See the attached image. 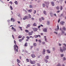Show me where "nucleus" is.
<instances>
[{"label":"nucleus","mask_w":66,"mask_h":66,"mask_svg":"<svg viewBox=\"0 0 66 66\" xmlns=\"http://www.w3.org/2000/svg\"><path fill=\"white\" fill-rule=\"evenodd\" d=\"M16 47L17 48L16 50ZM14 50L15 51V52H18V46L16 44H15L14 46Z\"/></svg>","instance_id":"1"},{"label":"nucleus","mask_w":66,"mask_h":66,"mask_svg":"<svg viewBox=\"0 0 66 66\" xmlns=\"http://www.w3.org/2000/svg\"><path fill=\"white\" fill-rule=\"evenodd\" d=\"M29 16L26 15L25 16H24V18H23V19L24 20H26V19H29Z\"/></svg>","instance_id":"2"},{"label":"nucleus","mask_w":66,"mask_h":66,"mask_svg":"<svg viewBox=\"0 0 66 66\" xmlns=\"http://www.w3.org/2000/svg\"><path fill=\"white\" fill-rule=\"evenodd\" d=\"M30 62L32 64H34L35 63V61H32L31 60H30Z\"/></svg>","instance_id":"3"},{"label":"nucleus","mask_w":66,"mask_h":66,"mask_svg":"<svg viewBox=\"0 0 66 66\" xmlns=\"http://www.w3.org/2000/svg\"><path fill=\"white\" fill-rule=\"evenodd\" d=\"M33 33V31H32L31 32H28V35L29 36H30V35H32V33Z\"/></svg>","instance_id":"4"},{"label":"nucleus","mask_w":66,"mask_h":66,"mask_svg":"<svg viewBox=\"0 0 66 66\" xmlns=\"http://www.w3.org/2000/svg\"><path fill=\"white\" fill-rule=\"evenodd\" d=\"M61 25H64V23H65V22L64 21H62L60 22Z\"/></svg>","instance_id":"5"},{"label":"nucleus","mask_w":66,"mask_h":66,"mask_svg":"<svg viewBox=\"0 0 66 66\" xmlns=\"http://www.w3.org/2000/svg\"><path fill=\"white\" fill-rule=\"evenodd\" d=\"M34 31L35 32H36L37 31V28H34L33 29Z\"/></svg>","instance_id":"6"},{"label":"nucleus","mask_w":66,"mask_h":66,"mask_svg":"<svg viewBox=\"0 0 66 66\" xmlns=\"http://www.w3.org/2000/svg\"><path fill=\"white\" fill-rule=\"evenodd\" d=\"M46 52V50L45 49H43V54H45V52Z\"/></svg>","instance_id":"7"},{"label":"nucleus","mask_w":66,"mask_h":66,"mask_svg":"<svg viewBox=\"0 0 66 66\" xmlns=\"http://www.w3.org/2000/svg\"><path fill=\"white\" fill-rule=\"evenodd\" d=\"M45 4H46V5H49V3L48 2H45Z\"/></svg>","instance_id":"8"},{"label":"nucleus","mask_w":66,"mask_h":66,"mask_svg":"<svg viewBox=\"0 0 66 66\" xmlns=\"http://www.w3.org/2000/svg\"><path fill=\"white\" fill-rule=\"evenodd\" d=\"M31 56L33 58H34L35 57V55L34 54H32L31 55Z\"/></svg>","instance_id":"9"},{"label":"nucleus","mask_w":66,"mask_h":66,"mask_svg":"<svg viewBox=\"0 0 66 66\" xmlns=\"http://www.w3.org/2000/svg\"><path fill=\"white\" fill-rule=\"evenodd\" d=\"M43 31L45 32H47V29H46V28H44L43 29Z\"/></svg>","instance_id":"10"},{"label":"nucleus","mask_w":66,"mask_h":66,"mask_svg":"<svg viewBox=\"0 0 66 66\" xmlns=\"http://www.w3.org/2000/svg\"><path fill=\"white\" fill-rule=\"evenodd\" d=\"M17 15L19 17H21V15H20V14L19 13H18L17 14Z\"/></svg>","instance_id":"11"},{"label":"nucleus","mask_w":66,"mask_h":66,"mask_svg":"<svg viewBox=\"0 0 66 66\" xmlns=\"http://www.w3.org/2000/svg\"><path fill=\"white\" fill-rule=\"evenodd\" d=\"M24 47H27L28 46V43H26L24 45Z\"/></svg>","instance_id":"12"},{"label":"nucleus","mask_w":66,"mask_h":66,"mask_svg":"<svg viewBox=\"0 0 66 66\" xmlns=\"http://www.w3.org/2000/svg\"><path fill=\"white\" fill-rule=\"evenodd\" d=\"M29 27H30V24H29L27 25V26L26 27V29H28V28H29Z\"/></svg>","instance_id":"13"},{"label":"nucleus","mask_w":66,"mask_h":66,"mask_svg":"<svg viewBox=\"0 0 66 66\" xmlns=\"http://www.w3.org/2000/svg\"><path fill=\"white\" fill-rule=\"evenodd\" d=\"M46 59H47V60H48V59H49V56H46L45 57Z\"/></svg>","instance_id":"14"},{"label":"nucleus","mask_w":66,"mask_h":66,"mask_svg":"<svg viewBox=\"0 0 66 66\" xmlns=\"http://www.w3.org/2000/svg\"><path fill=\"white\" fill-rule=\"evenodd\" d=\"M57 29H55V31H57L59 29V26H57Z\"/></svg>","instance_id":"15"},{"label":"nucleus","mask_w":66,"mask_h":66,"mask_svg":"<svg viewBox=\"0 0 66 66\" xmlns=\"http://www.w3.org/2000/svg\"><path fill=\"white\" fill-rule=\"evenodd\" d=\"M51 4L52 5V6H54V3H53V2H51Z\"/></svg>","instance_id":"16"},{"label":"nucleus","mask_w":66,"mask_h":66,"mask_svg":"<svg viewBox=\"0 0 66 66\" xmlns=\"http://www.w3.org/2000/svg\"><path fill=\"white\" fill-rule=\"evenodd\" d=\"M16 61H17V62L18 63H20V61L18 59H17Z\"/></svg>","instance_id":"17"},{"label":"nucleus","mask_w":66,"mask_h":66,"mask_svg":"<svg viewBox=\"0 0 66 66\" xmlns=\"http://www.w3.org/2000/svg\"><path fill=\"white\" fill-rule=\"evenodd\" d=\"M60 51L61 52H63V50L62 49V48L61 47H60Z\"/></svg>","instance_id":"18"},{"label":"nucleus","mask_w":66,"mask_h":66,"mask_svg":"<svg viewBox=\"0 0 66 66\" xmlns=\"http://www.w3.org/2000/svg\"><path fill=\"white\" fill-rule=\"evenodd\" d=\"M62 30L64 31H66V28L65 27H63L62 28Z\"/></svg>","instance_id":"19"},{"label":"nucleus","mask_w":66,"mask_h":66,"mask_svg":"<svg viewBox=\"0 0 66 66\" xmlns=\"http://www.w3.org/2000/svg\"><path fill=\"white\" fill-rule=\"evenodd\" d=\"M32 9L30 10H28V11L30 13H31V12H32Z\"/></svg>","instance_id":"20"},{"label":"nucleus","mask_w":66,"mask_h":66,"mask_svg":"<svg viewBox=\"0 0 66 66\" xmlns=\"http://www.w3.org/2000/svg\"><path fill=\"white\" fill-rule=\"evenodd\" d=\"M47 25H49L50 24V22L49 21H48L47 22Z\"/></svg>","instance_id":"21"},{"label":"nucleus","mask_w":66,"mask_h":66,"mask_svg":"<svg viewBox=\"0 0 66 66\" xmlns=\"http://www.w3.org/2000/svg\"><path fill=\"white\" fill-rule=\"evenodd\" d=\"M37 45V44H36V43H34L33 44V45H34V47H36V46Z\"/></svg>","instance_id":"22"},{"label":"nucleus","mask_w":66,"mask_h":66,"mask_svg":"<svg viewBox=\"0 0 66 66\" xmlns=\"http://www.w3.org/2000/svg\"><path fill=\"white\" fill-rule=\"evenodd\" d=\"M66 48H65V47H63V50H64V51H65V50H66Z\"/></svg>","instance_id":"23"},{"label":"nucleus","mask_w":66,"mask_h":66,"mask_svg":"<svg viewBox=\"0 0 66 66\" xmlns=\"http://www.w3.org/2000/svg\"><path fill=\"white\" fill-rule=\"evenodd\" d=\"M33 26H37V24L36 23H34L33 24Z\"/></svg>","instance_id":"24"},{"label":"nucleus","mask_w":66,"mask_h":66,"mask_svg":"<svg viewBox=\"0 0 66 66\" xmlns=\"http://www.w3.org/2000/svg\"><path fill=\"white\" fill-rule=\"evenodd\" d=\"M43 12L44 13V14H45V15H46L47 13H46V12H45V11H43Z\"/></svg>","instance_id":"25"},{"label":"nucleus","mask_w":66,"mask_h":66,"mask_svg":"<svg viewBox=\"0 0 66 66\" xmlns=\"http://www.w3.org/2000/svg\"><path fill=\"white\" fill-rule=\"evenodd\" d=\"M46 51L48 53H50V51H49V50H47Z\"/></svg>","instance_id":"26"},{"label":"nucleus","mask_w":66,"mask_h":66,"mask_svg":"<svg viewBox=\"0 0 66 66\" xmlns=\"http://www.w3.org/2000/svg\"><path fill=\"white\" fill-rule=\"evenodd\" d=\"M25 31L26 33H29V30H28L26 29L25 30Z\"/></svg>","instance_id":"27"},{"label":"nucleus","mask_w":66,"mask_h":66,"mask_svg":"<svg viewBox=\"0 0 66 66\" xmlns=\"http://www.w3.org/2000/svg\"><path fill=\"white\" fill-rule=\"evenodd\" d=\"M10 9L11 10H13V7H12V6H11V5H10Z\"/></svg>","instance_id":"28"},{"label":"nucleus","mask_w":66,"mask_h":66,"mask_svg":"<svg viewBox=\"0 0 66 66\" xmlns=\"http://www.w3.org/2000/svg\"><path fill=\"white\" fill-rule=\"evenodd\" d=\"M36 38L37 37H38V36H39V37H40V35H36Z\"/></svg>","instance_id":"29"},{"label":"nucleus","mask_w":66,"mask_h":66,"mask_svg":"<svg viewBox=\"0 0 66 66\" xmlns=\"http://www.w3.org/2000/svg\"><path fill=\"white\" fill-rule=\"evenodd\" d=\"M60 10L61 11H62V10H63V7H62V6H60Z\"/></svg>","instance_id":"30"},{"label":"nucleus","mask_w":66,"mask_h":66,"mask_svg":"<svg viewBox=\"0 0 66 66\" xmlns=\"http://www.w3.org/2000/svg\"><path fill=\"white\" fill-rule=\"evenodd\" d=\"M21 37H22V36L21 35H20L18 37V38H21Z\"/></svg>","instance_id":"31"},{"label":"nucleus","mask_w":66,"mask_h":66,"mask_svg":"<svg viewBox=\"0 0 66 66\" xmlns=\"http://www.w3.org/2000/svg\"><path fill=\"white\" fill-rule=\"evenodd\" d=\"M26 61L27 62H29V59H26Z\"/></svg>","instance_id":"32"},{"label":"nucleus","mask_w":66,"mask_h":66,"mask_svg":"<svg viewBox=\"0 0 66 66\" xmlns=\"http://www.w3.org/2000/svg\"><path fill=\"white\" fill-rule=\"evenodd\" d=\"M14 3H15V4H16V5H17V4H18V2H17V1H15L14 2Z\"/></svg>","instance_id":"33"},{"label":"nucleus","mask_w":66,"mask_h":66,"mask_svg":"<svg viewBox=\"0 0 66 66\" xmlns=\"http://www.w3.org/2000/svg\"><path fill=\"white\" fill-rule=\"evenodd\" d=\"M63 61H65L66 60V58L65 57H64L63 59Z\"/></svg>","instance_id":"34"},{"label":"nucleus","mask_w":66,"mask_h":66,"mask_svg":"<svg viewBox=\"0 0 66 66\" xmlns=\"http://www.w3.org/2000/svg\"><path fill=\"white\" fill-rule=\"evenodd\" d=\"M19 42H21L22 41V39H19Z\"/></svg>","instance_id":"35"},{"label":"nucleus","mask_w":66,"mask_h":66,"mask_svg":"<svg viewBox=\"0 0 66 66\" xmlns=\"http://www.w3.org/2000/svg\"><path fill=\"white\" fill-rule=\"evenodd\" d=\"M56 8L57 9V10H59V6H57L56 7Z\"/></svg>","instance_id":"36"},{"label":"nucleus","mask_w":66,"mask_h":66,"mask_svg":"<svg viewBox=\"0 0 66 66\" xmlns=\"http://www.w3.org/2000/svg\"><path fill=\"white\" fill-rule=\"evenodd\" d=\"M56 66H61V65L60 64L58 63Z\"/></svg>","instance_id":"37"},{"label":"nucleus","mask_w":66,"mask_h":66,"mask_svg":"<svg viewBox=\"0 0 66 66\" xmlns=\"http://www.w3.org/2000/svg\"><path fill=\"white\" fill-rule=\"evenodd\" d=\"M26 38L28 39H30V37L29 36H27L26 37Z\"/></svg>","instance_id":"38"},{"label":"nucleus","mask_w":66,"mask_h":66,"mask_svg":"<svg viewBox=\"0 0 66 66\" xmlns=\"http://www.w3.org/2000/svg\"><path fill=\"white\" fill-rule=\"evenodd\" d=\"M38 41L40 43H42V41H41L40 40V39L38 40Z\"/></svg>","instance_id":"39"},{"label":"nucleus","mask_w":66,"mask_h":66,"mask_svg":"<svg viewBox=\"0 0 66 66\" xmlns=\"http://www.w3.org/2000/svg\"><path fill=\"white\" fill-rule=\"evenodd\" d=\"M24 36H23V37H22L21 39L22 40H23V39H24Z\"/></svg>","instance_id":"40"},{"label":"nucleus","mask_w":66,"mask_h":66,"mask_svg":"<svg viewBox=\"0 0 66 66\" xmlns=\"http://www.w3.org/2000/svg\"><path fill=\"white\" fill-rule=\"evenodd\" d=\"M43 7H45V4H44V3L43 4Z\"/></svg>","instance_id":"41"},{"label":"nucleus","mask_w":66,"mask_h":66,"mask_svg":"<svg viewBox=\"0 0 66 66\" xmlns=\"http://www.w3.org/2000/svg\"><path fill=\"white\" fill-rule=\"evenodd\" d=\"M32 5H30L29 6V7L30 8H32Z\"/></svg>","instance_id":"42"},{"label":"nucleus","mask_w":66,"mask_h":66,"mask_svg":"<svg viewBox=\"0 0 66 66\" xmlns=\"http://www.w3.org/2000/svg\"><path fill=\"white\" fill-rule=\"evenodd\" d=\"M50 15L51 16H52L53 15V14L52 13H50Z\"/></svg>","instance_id":"43"},{"label":"nucleus","mask_w":66,"mask_h":66,"mask_svg":"<svg viewBox=\"0 0 66 66\" xmlns=\"http://www.w3.org/2000/svg\"><path fill=\"white\" fill-rule=\"evenodd\" d=\"M45 61L46 62V63H47L48 62V60H47L45 59Z\"/></svg>","instance_id":"44"},{"label":"nucleus","mask_w":66,"mask_h":66,"mask_svg":"<svg viewBox=\"0 0 66 66\" xmlns=\"http://www.w3.org/2000/svg\"><path fill=\"white\" fill-rule=\"evenodd\" d=\"M13 31L14 32H16V29L15 28L13 30Z\"/></svg>","instance_id":"45"},{"label":"nucleus","mask_w":66,"mask_h":66,"mask_svg":"<svg viewBox=\"0 0 66 66\" xmlns=\"http://www.w3.org/2000/svg\"><path fill=\"white\" fill-rule=\"evenodd\" d=\"M10 3V4H13V3L12 2H11V1L10 2H9V3Z\"/></svg>","instance_id":"46"},{"label":"nucleus","mask_w":66,"mask_h":66,"mask_svg":"<svg viewBox=\"0 0 66 66\" xmlns=\"http://www.w3.org/2000/svg\"><path fill=\"white\" fill-rule=\"evenodd\" d=\"M36 13V10L34 11V14H35V13Z\"/></svg>","instance_id":"47"},{"label":"nucleus","mask_w":66,"mask_h":66,"mask_svg":"<svg viewBox=\"0 0 66 66\" xmlns=\"http://www.w3.org/2000/svg\"><path fill=\"white\" fill-rule=\"evenodd\" d=\"M60 19H59L58 21V23H59V22H60Z\"/></svg>","instance_id":"48"},{"label":"nucleus","mask_w":66,"mask_h":66,"mask_svg":"<svg viewBox=\"0 0 66 66\" xmlns=\"http://www.w3.org/2000/svg\"><path fill=\"white\" fill-rule=\"evenodd\" d=\"M19 28H20L21 29V31H22V27H19Z\"/></svg>","instance_id":"49"},{"label":"nucleus","mask_w":66,"mask_h":66,"mask_svg":"<svg viewBox=\"0 0 66 66\" xmlns=\"http://www.w3.org/2000/svg\"><path fill=\"white\" fill-rule=\"evenodd\" d=\"M37 65L38 66H40V65L39 63H37Z\"/></svg>","instance_id":"50"},{"label":"nucleus","mask_w":66,"mask_h":66,"mask_svg":"<svg viewBox=\"0 0 66 66\" xmlns=\"http://www.w3.org/2000/svg\"><path fill=\"white\" fill-rule=\"evenodd\" d=\"M45 41H46V42H47V38H45Z\"/></svg>","instance_id":"51"},{"label":"nucleus","mask_w":66,"mask_h":66,"mask_svg":"<svg viewBox=\"0 0 66 66\" xmlns=\"http://www.w3.org/2000/svg\"><path fill=\"white\" fill-rule=\"evenodd\" d=\"M63 56H64V55H63V54H61V57H63Z\"/></svg>","instance_id":"52"},{"label":"nucleus","mask_w":66,"mask_h":66,"mask_svg":"<svg viewBox=\"0 0 66 66\" xmlns=\"http://www.w3.org/2000/svg\"><path fill=\"white\" fill-rule=\"evenodd\" d=\"M45 44V42H43L42 43V44L43 45H44V44Z\"/></svg>","instance_id":"53"},{"label":"nucleus","mask_w":66,"mask_h":66,"mask_svg":"<svg viewBox=\"0 0 66 66\" xmlns=\"http://www.w3.org/2000/svg\"><path fill=\"white\" fill-rule=\"evenodd\" d=\"M12 36L13 38L14 39H15V38H14V35H12Z\"/></svg>","instance_id":"54"},{"label":"nucleus","mask_w":66,"mask_h":66,"mask_svg":"<svg viewBox=\"0 0 66 66\" xmlns=\"http://www.w3.org/2000/svg\"><path fill=\"white\" fill-rule=\"evenodd\" d=\"M63 45H64V46H65V47H66V44H63Z\"/></svg>","instance_id":"55"},{"label":"nucleus","mask_w":66,"mask_h":66,"mask_svg":"<svg viewBox=\"0 0 66 66\" xmlns=\"http://www.w3.org/2000/svg\"><path fill=\"white\" fill-rule=\"evenodd\" d=\"M14 27H12V28H11V29L12 30H13L14 29Z\"/></svg>","instance_id":"56"},{"label":"nucleus","mask_w":66,"mask_h":66,"mask_svg":"<svg viewBox=\"0 0 66 66\" xmlns=\"http://www.w3.org/2000/svg\"><path fill=\"white\" fill-rule=\"evenodd\" d=\"M15 21V19H13V21H14H14Z\"/></svg>","instance_id":"57"},{"label":"nucleus","mask_w":66,"mask_h":66,"mask_svg":"<svg viewBox=\"0 0 66 66\" xmlns=\"http://www.w3.org/2000/svg\"><path fill=\"white\" fill-rule=\"evenodd\" d=\"M29 18H31V15H30V14H29Z\"/></svg>","instance_id":"58"},{"label":"nucleus","mask_w":66,"mask_h":66,"mask_svg":"<svg viewBox=\"0 0 66 66\" xmlns=\"http://www.w3.org/2000/svg\"><path fill=\"white\" fill-rule=\"evenodd\" d=\"M39 21H42V20H41V19L40 18V19H39Z\"/></svg>","instance_id":"59"},{"label":"nucleus","mask_w":66,"mask_h":66,"mask_svg":"<svg viewBox=\"0 0 66 66\" xmlns=\"http://www.w3.org/2000/svg\"><path fill=\"white\" fill-rule=\"evenodd\" d=\"M53 15H54L55 16H56V14H53Z\"/></svg>","instance_id":"60"},{"label":"nucleus","mask_w":66,"mask_h":66,"mask_svg":"<svg viewBox=\"0 0 66 66\" xmlns=\"http://www.w3.org/2000/svg\"><path fill=\"white\" fill-rule=\"evenodd\" d=\"M31 19H32V20H34V18H31Z\"/></svg>","instance_id":"61"},{"label":"nucleus","mask_w":66,"mask_h":66,"mask_svg":"<svg viewBox=\"0 0 66 66\" xmlns=\"http://www.w3.org/2000/svg\"><path fill=\"white\" fill-rule=\"evenodd\" d=\"M38 28H40V26H38Z\"/></svg>","instance_id":"62"},{"label":"nucleus","mask_w":66,"mask_h":66,"mask_svg":"<svg viewBox=\"0 0 66 66\" xmlns=\"http://www.w3.org/2000/svg\"><path fill=\"white\" fill-rule=\"evenodd\" d=\"M34 36L35 38H36V35Z\"/></svg>","instance_id":"63"},{"label":"nucleus","mask_w":66,"mask_h":66,"mask_svg":"<svg viewBox=\"0 0 66 66\" xmlns=\"http://www.w3.org/2000/svg\"><path fill=\"white\" fill-rule=\"evenodd\" d=\"M60 11H58L57 12L58 13H60Z\"/></svg>","instance_id":"64"}]
</instances>
